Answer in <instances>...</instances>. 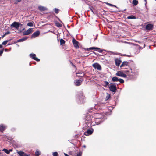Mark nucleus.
<instances>
[{
  "label": "nucleus",
  "instance_id": "1",
  "mask_svg": "<svg viewBox=\"0 0 156 156\" xmlns=\"http://www.w3.org/2000/svg\"><path fill=\"white\" fill-rule=\"evenodd\" d=\"M103 115L98 113H95L92 117L88 114L86 117L85 123L86 125L87 124V126L89 127L93 126L95 125L93 121L94 119H103Z\"/></svg>",
  "mask_w": 156,
  "mask_h": 156
},
{
  "label": "nucleus",
  "instance_id": "2",
  "mask_svg": "<svg viewBox=\"0 0 156 156\" xmlns=\"http://www.w3.org/2000/svg\"><path fill=\"white\" fill-rule=\"evenodd\" d=\"M22 25L18 22H14L10 26L11 27H13L14 28L18 29L20 27L22 26Z\"/></svg>",
  "mask_w": 156,
  "mask_h": 156
},
{
  "label": "nucleus",
  "instance_id": "3",
  "mask_svg": "<svg viewBox=\"0 0 156 156\" xmlns=\"http://www.w3.org/2000/svg\"><path fill=\"white\" fill-rule=\"evenodd\" d=\"M109 88L110 90L112 92H115L117 90L115 85L112 83H111L110 84Z\"/></svg>",
  "mask_w": 156,
  "mask_h": 156
},
{
  "label": "nucleus",
  "instance_id": "4",
  "mask_svg": "<svg viewBox=\"0 0 156 156\" xmlns=\"http://www.w3.org/2000/svg\"><path fill=\"white\" fill-rule=\"evenodd\" d=\"M30 57L33 59L36 60L37 62H39L40 61L39 59L36 57V55L35 54L31 53L30 54Z\"/></svg>",
  "mask_w": 156,
  "mask_h": 156
},
{
  "label": "nucleus",
  "instance_id": "5",
  "mask_svg": "<svg viewBox=\"0 0 156 156\" xmlns=\"http://www.w3.org/2000/svg\"><path fill=\"white\" fill-rule=\"evenodd\" d=\"M78 98L80 100V102H81L82 103L83 102L85 98L84 96H83V94L82 92H81L80 93L79 96L78 97Z\"/></svg>",
  "mask_w": 156,
  "mask_h": 156
},
{
  "label": "nucleus",
  "instance_id": "6",
  "mask_svg": "<svg viewBox=\"0 0 156 156\" xmlns=\"http://www.w3.org/2000/svg\"><path fill=\"white\" fill-rule=\"evenodd\" d=\"M116 75L122 77L124 78H126L127 76L126 74H124L123 72L121 71H118L116 73Z\"/></svg>",
  "mask_w": 156,
  "mask_h": 156
},
{
  "label": "nucleus",
  "instance_id": "7",
  "mask_svg": "<svg viewBox=\"0 0 156 156\" xmlns=\"http://www.w3.org/2000/svg\"><path fill=\"white\" fill-rule=\"evenodd\" d=\"M92 66L95 69H97L99 70L101 69V66L98 63H95L92 65Z\"/></svg>",
  "mask_w": 156,
  "mask_h": 156
},
{
  "label": "nucleus",
  "instance_id": "8",
  "mask_svg": "<svg viewBox=\"0 0 156 156\" xmlns=\"http://www.w3.org/2000/svg\"><path fill=\"white\" fill-rule=\"evenodd\" d=\"M103 121V119H94L93 121L95 124L96 125H98L100 124Z\"/></svg>",
  "mask_w": 156,
  "mask_h": 156
},
{
  "label": "nucleus",
  "instance_id": "9",
  "mask_svg": "<svg viewBox=\"0 0 156 156\" xmlns=\"http://www.w3.org/2000/svg\"><path fill=\"white\" fill-rule=\"evenodd\" d=\"M40 34V32L39 30H37L34 32L31 35V38H35L38 36Z\"/></svg>",
  "mask_w": 156,
  "mask_h": 156
},
{
  "label": "nucleus",
  "instance_id": "10",
  "mask_svg": "<svg viewBox=\"0 0 156 156\" xmlns=\"http://www.w3.org/2000/svg\"><path fill=\"white\" fill-rule=\"evenodd\" d=\"M33 29L30 28L26 31L23 32V35H28L30 34L33 31Z\"/></svg>",
  "mask_w": 156,
  "mask_h": 156
},
{
  "label": "nucleus",
  "instance_id": "11",
  "mask_svg": "<svg viewBox=\"0 0 156 156\" xmlns=\"http://www.w3.org/2000/svg\"><path fill=\"white\" fill-rule=\"evenodd\" d=\"M72 42L75 47L76 48H79L78 42L74 38L72 40Z\"/></svg>",
  "mask_w": 156,
  "mask_h": 156
},
{
  "label": "nucleus",
  "instance_id": "12",
  "mask_svg": "<svg viewBox=\"0 0 156 156\" xmlns=\"http://www.w3.org/2000/svg\"><path fill=\"white\" fill-rule=\"evenodd\" d=\"M93 132V129H88L87 131L84 133V134L86 136H88L91 134Z\"/></svg>",
  "mask_w": 156,
  "mask_h": 156
},
{
  "label": "nucleus",
  "instance_id": "13",
  "mask_svg": "<svg viewBox=\"0 0 156 156\" xmlns=\"http://www.w3.org/2000/svg\"><path fill=\"white\" fill-rule=\"evenodd\" d=\"M153 27V25L151 24H149L146 26L145 28L147 30H151Z\"/></svg>",
  "mask_w": 156,
  "mask_h": 156
},
{
  "label": "nucleus",
  "instance_id": "14",
  "mask_svg": "<svg viewBox=\"0 0 156 156\" xmlns=\"http://www.w3.org/2000/svg\"><path fill=\"white\" fill-rule=\"evenodd\" d=\"M82 82V80H76L75 81L74 83L76 86H79L81 84Z\"/></svg>",
  "mask_w": 156,
  "mask_h": 156
},
{
  "label": "nucleus",
  "instance_id": "15",
  "mask_svg": "<svg viewBox=\"0 0 156 156\" xmlns=\"http://www.w3.org/2000/svg\"><path fill=\"white\" fill-rule=\"evenodd\" d=\"M6 126L3 124H1L0 125V131L3 132L6 128Z\"/></svg>",
  "mask_w": 156,
  "mask_h": 156
},
{
  "label": "nucleus",
  "instance_id": "16",
  "mask_svg": "<svg viewBox=\"0 0 156 156\" xmlns=\"http://www.w3.org/2000/svg\"><path fill=\"white\" fill-rule=\"evenodd\" d=\"M115 65L117 66H119L120 63L122 62L120 59H119L118 58H116L115 59Z\"/></svg>",
  "mask_w": 156,
  "mask_h": 156
},
{
  "label": "nucleus",
  "instance_id": "17",
  "mask_svg": "<svg viewBox=\"0 0 156 156\" xmlns=\"http://www.w3.org/2000/svg\"><path fill=\"white\" fill-rule=\"evenodd\" d=\"M17 152L20 156H28L27 154L23 151H17Z\"/></svg>",
  "mask_w": 156,
  "mask_h": 156
},
{
  "label": "nucleus",
  "instance_id": "18",
  "mask_svg": "<svg viewBox=\"0 0 156 156\" xmlns=\"http://www.w3.org/2000/svg\"><path fill=\"white\" fill-rule=\"evenodd\" d=\"M27 38V37H25L23 38L18 40L16 42H15V43H16L18 42H22L25 41Z\"/></svg>",
  "mask_w": 156,
  "mask_h": 156
},
{
  "label": "nucleus",
  "instance_id": "19",
  "mask_svg": "<svg viewBox=\"0 0 156 156\" xmlns=\"http://www.w3.org/2000/svg\"><path fill=\"white\" fill-rule=\"evenodd\" d=\"M38 9L41 11H44L47 9V8L46 7L42 6H39Z\"/></svg>",
  "mask_w": 156,
  "mask_h": 156
},
{
  "label": "nucleus",
  "instance_id": "20",
  "mask_svg": "<svg viewBox=\"0 0 156 156\" xmlns=\"http://www.w3.org/2000/svg\"><path fill=\"white\" fill-rule=\"evenodd\" d=\"M129 62L127 61L123 62L120 66V67H123L125 66H127L128 65Z\"/></svg>",
  "mask_w": 156,
  "mask_h": 156
},
{
  "label": "nucleus",
  "instance_id": "21",
  "mask_svg": "<svg viewBox=\"0 0 156 156\" xmlns=\"http://www.w3.org/2000/svg\"><path fill=\"white\" fill-rule=\"evenodd\" d=\"M112 80L113 82H117L118 81L119 79L116 77H114L112 78Z\"/></svg>",
  "mask_w": 156,
  "mask_h": 156
},
{
  "label": "nucleus",
  "instance_id": "22",
  "mask_svg": "<svg viewBox=\"0 0 156 156\" xmlns=\"http://www.w3.org/2000/svg\"><path fill=\"white\" fill-rule=\"evenodd\" d=\"M100 49V48H95V47H91V48H87V51H89V50H92V49Z\"/></svg>",
  "mask_w": 156,
  "mask_h": 156
},
{
  "label": "nucleus",
  "instance_id": "23",
  "mask_svg": "<svg viewBox=\"0 0 156 156\" xmlns=\"http://www.w3.org/2000/svg\"><path fill=\"white\" fill-rule=\"evenodd\" d=\"M127 18L128 19H134L136 18V17L133 15L129 16L127 17Z\"/></svg>",
  "mask_w": 156,
  "mask_h": 156
},
{
  "label": "nucleus",
  "instance_id": "24",
  "mask_svg": "<svg viewBox=\"0 0 156 156\" xmlns=\"http://www.w3.org/2000/svg\"><path fill=\"white\" fill-rule=\"evenodd\" d=\"M41 154V153L40 151H38L37 150H36L35 153V155L36 156H39Z\"/></svg>",
  "mask_w": 156,
  "mask_h": 156
},
{
  "label": "nucleus",
  "instance_id": "25",
  "mask_svg": "<svg viewBox=\"0 0 156 156\" xmlns=\"http://www.w3.org/2000/svg\"><path fill=\"white\" fill-rule=\"evenodd\" d=\"M138 3V2L136 0H133V4L134 5H136Z\"/></svg>",
  "mask_w": 156,
  "mask_h": 156
},
{
  "label": "nucleus",
  "instance_id": "26",
  "mask_svg": "<svg viewBox=\"0 0 156 156\" xmlns=\"http://www.w3.org/2000/svg\"><path fill=\"white\" fill-rule=\"evenodd\" d=\"M12 40V39H10L9 40H6V41H4L2 43V44L3 45H6L7 44V43L9 42V41L11 40Z\"/></svg>",
  "mask_w": 156,
  "mask_h": 156
},
{
  "label": "nucleus",
  "instance_id": "27",
  "mask_svg": "<svg viewBox=\"0 0 156 156\" xmlns=\"http://www.w3.org/2000/svg\"><path fill=\"white\" fill-rule=\"evenodd\" d=\"M2 151L7 154H9V150L7 149L4 148L3 149Z\"/></svg>",
  "mask_w": 156,
  "mask_h": 156
},
{
  "label": "nucleus",
  "instance_id": "28",
  "mask_svg": "<svg viewBox=\"0 0 156 156\" xmlns=\"http://www.w3.org/2000/svg\"><path fill=\"white\" fill-rule=\"evenodd\" d=\"M65 43V41L64 40H63L62 39H60V44L61 45H62L63 44H64Z\"/></svg>",
  "mask_w": 156,
  "mask_h": 156
},
{
  "label": "nucleus",
  "instance_id": "29",
  "mask_svg": "<svg viewBox=\"0 0 156 156\" xmlns=\"http://www.w3.org/2000/svg\"><path fill=\"white\" fill-rule=\"evenodd\" d=\"M27 25L29 27H32L33 25L32 22H29L27 23Z\"/></svg>",
  "mask_w": 156,
  "mask_h": 156
},
{
  "label": "nucleus",
  "instance_id": "30",
  "mask_svg": "<svg viewBox=\"0 0 156 156\" xmlns=\"http://www.w3.org/2000/svg\"><path fill=\"white\" fill-rule=\"evenodd\" d=\"M119 81L121 83H124V80H123L122 79H119Z\"/></svg>",
  "mask_w": 156,
  "mask_h": 156
},
{
  "label": "nucleus",
  "instance_id": "31",
  "mask_svg": "<svg viewBox=\"0 0 156 156\" xmlns=\"http://www.w3.org/2000/svg\"><path fill=\"white\" fill-rule=\"evenodd\" d=\"M54 11H55V13L57 14L59 12V9H56V8H55L54 9Z\"/></svg>",
  "mask_w": 156,
  "mask_h": 156
},
{
  "label": "nucleus",
  "instance_id": "32",
  "mask_svg": "<svg viewBox=\"0 0 156 156\" xmlns=\"http://www.w3.org/2000/svg\"><path fill=\"white\" fill-rule=\"evenodd\" d=\"M53 156H58V153L57 152H55L53 153Z\"/></svg>",
  "mask_w": 156,
  "mask_h": 156
},
{
  "label": "nucleus",
  "instance_id": "33",
  "mask_svg": "<svg viewBox=\"0 0 156 156\" xmlns=\"http://www.w3.org/2000/svg\"><path fill=\"white\" fill-rule=\"evenodd\" d=\"M104 83L105 84L104 86L105 87L107 86L109 84V83L107 81H105Z\"/></svg>",
  "mask_w": 156,
  "mask_h": 156
},
{
  "label": "nucleus",
  "instance_id": "34",
  "mask_svg": "<svg viewBox=\"0 0 156 156\" xmlns=\"http://www.w3.org/2000/svg\"><path fill=\"white\" fill-rule=\"evenodd\" d=\"M3 49H2L0 50V56L2 55V54L3 52Z\"/></svg>",
  "mask_w": 156,
  "mask_h": 156
},
{
  "label": "nucleus",
  "instance_id": "35",
  "mask_svg": "<svg viewBox=\"0 0 156 156\" xmlns=\"http://www.w3.org/2000/svg\"><path fill=\"white\" fill-rule=\"evenodd\" d=\"M110 95L108 94L107 95L106 97V99L107 100L108 99H109V98H110Z\"/></svg>",
  "mask_w": 156,
  "mask_h": 156
},
{
  "label": "nucleus",
  "instance_id": "36",
  "mask_svg": "<svg viewBox=\"0 0 156 156\" xmlns=\"http://www.w3.org/2000/svg\"><path fill=\"white\" fill-rule=\"evenodd\" d=\"M107 5H109V6H114V7H115V6L114 5H112V4H110V3H107Z\"/></svg>",
  "mask_w": 156,
  "mask_h": 156
},
{
  "label": "nucleus",
  "instance_id": "37",
  "mask_svg": "<svg viewBox=\"0 0 156 156\" xmlns=\"http://www.w3.org/2000/svg\"><path fill=\"white\" fill-rule=\"evenodd\" d=\"M57 26L58 27H61L62 26V25L60 23H57Z\"/></svg>",
  "mask_w": 156,
  "mask_h": 156
},
{
  "label": "nucleus",
  "instance_id": "38",
  "mask_svg": "<svg viewBox=\"0 0 156 156\" xmlns=\"http://www.w3.org/2000/svg\"><path fill=\"white\" fill-rule=\"evenodd\" d=\"M10 33V32L9 31H7L6 32L5 34L6 35Z\"/></svg>",
  "mask_w": 156,
  "mask_h": 156
},
{
  "label": "nucleus",
  "instance_id": "39",
  "mask_svg": "<svg viewBox=\"0 0 156 156\" xmlns=\"http://www.w3.org/2000/svg\"><path fill=\"white\" fill-rule=\"evenodd\" d=\"M16 3H17V2L21 1V0H16Z\"/></svg>",
  "mask_w": 156,
  "mask_h": 156
},
{
  "label": "nucleus",
  "instance_id": "40",
  "mask_svg": "<svg viewBox=\"0 0 156 156\" xmlns=\"http://www.w3.org/2000/svg\"><path fill=\"white\" fill-rule=\"evenodd\" d=\"M9 153L10 152H12V149H9Z\"/></svg>",
  "mask_w": 156,
  "mask_h": 156
},
{
  "label": "nucleus",
  "instance_id": "41",
  "mask_svg": "<svg viewBox=\"0 0 156 156\" xmlns=\"http://www.w3.org/2000/svg\"><path fill=\"white\" fill-rule=\"evenodd\" d=\"M5 36V34H4L2 36V38H3Z\"/></svg>",
  "mask_w": 156,
  "mask_h": 156
},
{
  "label": "nucleus",
  "instance_id": "42",
  "mask_svg": "<svg viewBox=\"0 0 156 156\" xmlns=\"http://www.w3.org/2000/svg\"><path fill=\"white\" fill-rule=\"evenodd\" d=\"M2 45L0 44V48H2Z\"/></svg>",
  "mask_w": 156,
  "mask_h": 156
},
{
  "label": "nucleus",
  "instance_id": "43",
  "mask_svg": "<svg viewBox=\"0 0 156 156\" xmlns=\"http://www.w3.org/2000/svg\"><path fill=\"white\" fill-rule=\"evenodd\" d=\"M90 9L91 11L94 13V12H93V9H92L90 8Z\"/></svg>",
  "mask_w": 156,
  "mask_h": 156
},
{
  "label": "nucleus",
  "instance_id": "44",
  "mask_svg": "<svg viewBox=\"0 0 156 156\" xmlns=\"http://www.w3.org/2000/svg\"><path fill=\"white\" fill-rule=\"evenodd\" d=\"M111 53L112 54H115V53L114 52H111Z\"/></svg>",
  "mask_w": 156,
  "mask_h": 156
},
{
  "label": "nucleus",
  "instance_id": "45",
  "mask_svg": "<svg viewBox=\"0 0 156 156\" xmlns=\"http://www.w3.org/2000/svg\"><path fill=\"white\" fill-rule=\"evenodd\" d=\"M83 147L85 148L86 147V146L85 145L83 146Z\"/></svg>",
  "mask_w": 156,
  "mask_h": 156
},
{
  "label": "nucleus",
  "instance_id": "46",
  "mask_svg": "<svg viewBox=\"0 0 156 156\" xmlns=\"http://www.w3.org/2000/svg\"><path fill=\"white\" fill-rule=\"evenodd\" d=\"M97 36H98V34L97 35ZM97 38V37H96V38H95L94 39V40H96Z\"/></svg>",
  "mask_w": 156,
  "mask_h": 156
},
{
  "label": "nucleus",
  "instance_id": "47",
  "mask_svg": "<svg viewBox=\"0 0 156 156\" xmlns=\"http://www.w3.org/2000/svg\"><path fill=\"white\" fill-rule=\"evenodd\" d=\"M5 51H7V49H5Z\"/></svg>",
  "mask_w": 156,
  "mask_h": 156
},
{
  "label": "nucleus",
  "instance_id": "48",
  "mask_svg": "<svg viewBox=\"0 0 156 156\" xmlns=\"http://www.w3.org/2000/svg\"><path fill=\"white\" fill-rule=\"evenodd\" d=\"M144 1L145 2H146V0H144Z\"/></svg>",
  "mask_w": 156,
  "mask_h": 156
},
{
  "label": "nucleus",
  "instance_id": "49",
  "mask_svg": "<svg viewBox=\"0 0 156 156\" xmlns=\"http://www.w3.org/2000/svg\"><path fill=\"white\" fill-rule=\"evenodd\" d=\"M102 52V51H99V52Z\"/></svg>",
  "mask_w": 156,
  "mask_h": 156
},
{
  "label": "nucleus",
  "instance_id": "50",
  "mask_svg": "<svg viewBox=\"0 0 156 156\" xmlns=\"http://www.w3.org/2000/svg\"><path fill=\"white\" fill-rule=\"evenodd\" d=\"M1 154V152H0V154Z\"/></svg>",
  "mask_w": 156,
  "mask_h": 156
},
{
  "label": "nucleus",
  "instance_id": "51",
  "mask_svg": "<svg viewBox=\"0 0 156 156\" xmlns=\"http://www.w3.org/2000/svg\"><path fill=\"white\" fill-rule=\"evenodd\" d=\"M156 1V0H155Z\"/></svg>",
  "mask_w": 156,
  "mask_h": 156
}]
</instances>
